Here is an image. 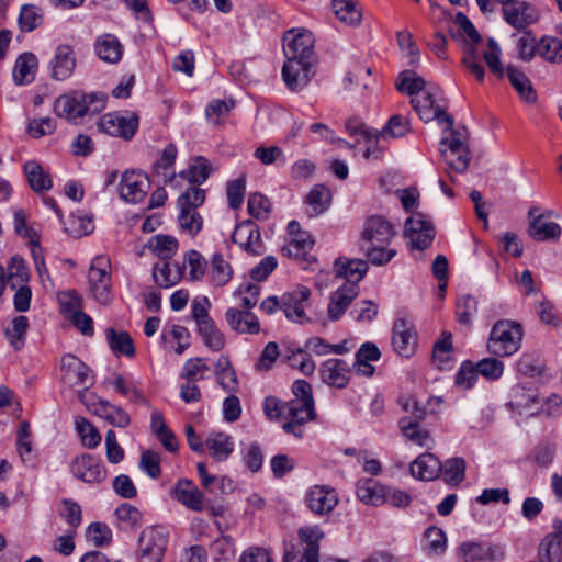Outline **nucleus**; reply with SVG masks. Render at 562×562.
<instances>
[{
  "label": "nucleus",
  "mask_w": 562,
  "mask_h": 562,
  "mask_svg": "<svg viewBox=\"0 0 562 562\" xmlns=\"http://www.w3.org/2000/svg\"><path fill=\"white\" fill-rule=\"evenodd\" d=\"M292 391L294 398L285 403L288 414L292 415L294 422H285L282 429L286 434H292L297 438L303 437V425L315 418L314 400L312 386L305 380H296L293 383Z\"/></svg>",
  "instance_id": "f257e3e1"
},
{
  "label": "nucleus",
  "mask_w": 562,
  "mask_h": 562,
  "mask_svg": "<svg viewBox=\"0 0 562 562\" xmlns=\"http://www.w3.org/2000/svg\"><path fill=\"white\" fill-rule=\"evenodd\" d=\"M104 108L105 97L102 93L74 91L56 99L54 112L57 116L76 123L79 119L99 113Z\"/></svg>",
  "instance_id": "f03ea898"
},
{
  "label": "nucleus",
  "mask_w": 562,
  "mask_h": 562,
  "mask_svg": "<svg viewBox=\"0 0 562 562\" xmlns=\"http://www.w3.org/2000/svg\"><path fill=\"white\" fill-rule=\"evenodd\" d=\"M205 201V191L198 187H189L177 200L179 228L189 236H195L203 227V217L198 209Z\"/></svg>",
  "instance_id": "7ed1b4c3"
},
{
  "label": "nucleus",
  "mask_w": 562,
  "mask_h": 562,
  "mask_svg": "<svg viewBox=\"0 0 562 562\" xmlns=\"http://www.w3.org/2000/svg\"><path fill=\"white\" fill-rule=\"evenodd\" d=\"M524 329L513 321H498L491 329L487 350L496 357H509L516 353L522 341Z\"/></svg>",
  "instance_id": "20e7f679"
},
{
  "label": "nucleus",
  "mask_w": 562,
  "mask_h": 562,
  "mask_svg": "<svg viewBox=\"0 0 562 562\" xmlns=\"http://www.w3.org/2000/svg\"><path fill=\"white\" fill-rule=\"evenodd\" d=\"M451 137H443L440 142V156L447 165L446 172L451 181H454L451 171L463 173L467 171L471 155L465 143V136L460 131L449 130Z\"/></svg>",
  "instance_id": "39448f33"
},
{
  "label": "nucleus",
  "mask_w": 562,
  "mask_h": 562,
  "mask_svg": "<svg viewBox=\"0 0 562 562\" xmlns=\"http://www.w3.org/2000/svg\"><path fill=\"white\" fill-rule=\"evenodd\" d=\"M553 212L541 211L539 206H531L528 211V234L538 243H555L559 240L562 228L551 221Z\"/></svg>",
  "instance_id": "423d86ee"
},
{
  "label": "nucleus",
  "mask_w": 562,
  "mask_h": 562,
  "mask_svg": "<svg viewBox=\"0 0 562 562\" xmlns=\"http://www.w3.org/2000/svg\"><path fill=\"white\" fill-rule=\"evenodd\" d=\"M153 254L162 262L154 266L153 277L157 285L170 288L177 284L184 272V263L173 260L175 248H151Z\"/></svg>",
  "instance_id": "0eeeda50"
},
{
  "label": "nucleus",
  "mask_w": 562,
  "mask_h": 562,
  "mask_svg": "<svg viewBox=\"0 0 562 562\" xmlns=\"http://www.w3.org/2000/svg\"><path fill=\"white\" fill-rule=\"evenodd\" d=\"M168 543V533L164 527L145 528L138 538L139 562H161Z\"/></svg>",
  "instance_id": "6e6552de"
},
{
  "label": "nucleus",
  "mask_w": 562,
  "mask_h": 562,
  "mask_svg": "<svg viewBox=\"0 0 562 562\" xmlns=\"http://www.w3.org/2000/svg\"><path fill=\"white\" fill-rule=\"evenodd\" d=\"M138 116L133 113L111 112L101 115L97 122L100 133L130 140L138 128Z\"/></svg>",
  "instance_id": "1a4fd4ad"
},
{
  "label": "nucleus",
  "mask_w": 562,
  "mask_h": 562,
  "mask_svg": "<svg viewBox=\"0 0 562 562\" xmlns=\"http://www.w3.org/2000/svg\"><path fill=\"white\" fill-rule=\"evenodd\" d=\"M314 36L307 30H290L283 36L285 58L313 63Z\"/></svg>",
  "instance_id": "9d476101"
},
{
  "label": "nucleus",
  "mask_w": 562,
  "mask_h": 562,
  "mask_svg": "<svg viewBox=\"0 0 562 562\" xmlns=\"http://www.w3.org/2000/svg\"><path fill=\"white\" fill-rule=\"evenodd\" d=\"M110 260L104 256L95 257L90 266L89 282L94 299L105 305L111 302Z\"/></svg>",
  "instance_id": "9b49d317"
},
{
  "label": "nucleus",
  "mask_w": 562,
  "mask_h": 562,
  "mask_svg": "<svg viewBox=\"0 0 562 562\" xmlns=\"http://www.w3.org/2000/svg\"><path fill=\"white\" fill-rule=\"evenodd\" d=\"M396 236L394 225L382 215L369 216L363 223L361 238L372 246H387Z\"/></svg>",
  "instance_id": "f8f14e48"
},
{
  "label": "nucleus",
  "mask_w": 562,
  "mask_h": 562,
  "mask_svg": "<svg viewBox=\"0 0 562 562\" xmlns=\"http://www.w3.org/2000/svg\"><path fill=\"white\" fill-rule=\"evenodd\" d=\"M458 554L463 562H494L504 558L505 550L498 543L465 541L459 544Z\"/></svg>",
  "instance_id": "ddd939ff"
},
{
  "label": "nucleus",
  "mask_w": 562,
  "mask_h": 562,
  "mask_svg": "<svg viewBox=\"0 0 562 562\" xmlns=\"http://www.w3.org/2000/svg\"><path fill=\"white\" fill-rule=\"evenodd\" d=\"M150 189L148 177L142 171H125L119 183V194L128 203H138L144 200Z\"/></svg>",
  "instance_id": "4468645a"
},
{
  "label": "nucleus",
  "mask_w": 562,
  "mask_h": 562,
  "mask_svg": "<svg viewBox=\"0 0 562 562\" xmlns=\"http://www.w3.org/2000/svg\"><path fill=\"white\" fill-rule=\"evenodd\" d=\"M435 227L432 223L422 214H412L404 224V236L411 246H428L434 241Z\"/></svg>",
  "instance_id": "2eb2a0df"
},
{
  "label": "nucleus",
  "mask_w": 562,
  "mask_h": 562,
  "mask_svg": "<svg viewBox=\"0 0 562 562\" xmlns=\"http://www.w3.org/2000/svg\"><path fill=\"white\" fill-rule=\"evenodd\" d=\"M339 498L336 491L328 485H314L305 495L307 508L315 515H328L338 505Z\"/></svg>",
  "instance_id": "dca6fc26"
},
{
  "label": "nucleus",
  "mask_w": 562,
  "mask_h": 562,
  "mask_svg": "<svg viewBox=\"0 0 562 562\" xmlns=\"http://www.w3.org/2000/svg\"><path fill=\"white\" fill-rule=\"evenodd\" d=\"M71 473L89 484L101 483L106 477V471L101 462L90 453L76 457L70 464Z\"/></svg>",
  "instance_id": "f3484780"
},
{
  "label": "nucleus",
  "mask_w": 562,
  "mask_h": 562,
  "mask_svg": "<svg viewBox=\"0 0 562 562\" xmlns=\"http://www.w3.org/2000/svg\"><path fill=\"white\" fill-rule=\"evenodd\" d=\"M311 69V61L285 58L281 74L286 88L293 92L303 90L312 78Z\"/></svg>",
  "instance_id": "a211bd4d"
},
{
  "label": "nucleus",
  "mask_w": 562,
  "mask_h": 562,
  "mask_svg": "<svg viewBox=\"0 0 562 562\" xmlns=\"http://www.w3.org/2000/svg\"><path fill=\"white\" fill-rule=\"evenodd\" d=\"M311 291L308 288L300 285L294 291L282 295V311L288 319L304 324L310 322L305 313V307L310 299Z\"/></svg>",
  "instance_id": "6ab92c4d"
},
{
  "label": "nucleus",
  "mask_w": 562,
  "mask_h": 562,
  "mask_svg": "<svg viewBox=\"0 0 562 562\" xmlns=\"http://www.w3.org/2000/svg\"><path fill=\"white\" fill-rule=\"evenodd\" d=\"M60 370L63 382L70 387L81 386L87 382H89V385L93 384V379L89 374V367L71 353L61 358Z\"/></svg>",
  "instance_id": "aec40b11"
},
{
  "label": "nucleus",
  "mask_w": 562,
  "mask_h": 562,
  "mask_svg": "<svg viewBox=\"0 0 562 562\" xmlns=\"http://www.w3.org/2000/svg\"><path fill=\"white\" fill-rule=\"evenodd\" d=\"M504 20L513 27L522 30L538 20L537 10L528 2L512 0L502 9Z\"/></svg>",
  "instance_id": "412c9836"
},
{
  "label": "nucleus",
  "mask_w": 562,
  "mask_h": 562,
  "mask_svg": "<svg viewBox=\"0 0 562 562\" xmlns=\"http://www.w3.org/2000/svg\"><path fill=\"white\" fill-rule=\"evenodd\" d=\"M411 103L424 122L437 120L439 124L446 125L445 130H451L453 127V117L435 105L431 93L427 92L422 95H416L412 99Z\"/></svg>",
  "instance_id": "4be33fe9"
},
{
  "label": "nucleus",
  "mask_w": 562,
  "mask_h": 562,
  "mask_svg": "<svg viewBox=\"0 0 562 562\" xmlns=\"http://www.w3.org/2000/svg\"><path fill=\"white\" fill-rule=\"evenodd\" d=\"M319 374L327 385L345 389L349 383L350 367L341 359L331 358L321 364Z\"/></svg>",
  "instance_id": "5701e85b"
},
{
  "label": "nucleus",
  "mask_w": 562,
  "mask_h": 562,
  "mask_svg": "<svg viewBox=\"0 0 562 562\" xmlns=\"http://www.w3.org/2000/svg\"><path fill=\"white\" fill-rule=\"evenodd\" d=\"M76 68V55L71 46L60 44L49 61L50 76L55 80L68 79Z\"/></svg>",
  "instance_id": "b1692460"
},
{
  "label": "nucleus",
  "mask_w": 562,
  "mask_h": 562,
  "mask_svg": "<svg viewBox=\"0 0 562 562\" xmlns=\"http://www.w3.org/2000/svg\"><path fill=\"white\" fill-rule=\"evenodd\" d=\"M225 321L232 330L241 335H256L260 331L259 319L251 311L229 307L225 312Z\"/></svg>",
  "instance_id": "393cba45"
},
{
  "label": "nucleus",
  "mask_w": 562,
  "mask_h": 562,
  "mask_svg": "<svg viewBox=\"0 0 562 562\" xmlns=\"http://www.w3.org/2000/svg\"><path fill=\"white\" fill-rule=\"evenodd\" d=\"M392 345L396 353L402 357H411L415 351L416 333L403 318L394 322Z\"/></svg>",
  "instance_id": "a878e982"
},
{
  "label": "nucleus",
  "mask_w": 562,
  "mask_h": 562,
  "mask_svg": "<svg viewBox=\"0 0 562 562\" xmlns=\"http://www.w3.org/2000/svg\"><path fill=\"white\" fill-rule=\"evenodd\" d=\"M358 294L359 286L357 284H342L331 293L327 308L329 319L338 321Z\"/></svg>",
  "instance_id": "bb28decb"
},
{
  "label": "nucleus",
  "mask_w": 562,
  "mask_h": 562,
  "mask_svg": "<svg viewBox=\"0 0 562 562\" xmlns=\"http://www.w3.org/2000/svg\"><path fill=\"white\" fill-rule=\"evenodd\" d=\"M334 278L346 279L344 284H357L363 279L368 271V262L362 259H350L340 257L335 260Z\"/></svg>",
  "instance_id": "cd10ccee"
},
{
  "label": "nucleus",
  "mask_w": 562,
  "mask_h": 562,
  "mask_svg": "<svg viewBox=\"0 0 562 562\" xmlns=\"http://www.w3.org/2000/svg\"><path fill=\"white\" fill-rule=\"evenodd\" d=\"M346 130L349 135H360L364 139L367 148L363 155L366 158L380 159L382 157L381 148L374 146L379 140L378 131L367 130L363 122L356 117L346 121Z\"/></svg>",
  "instance_id": "c85d7f7f"
},
{
  "label": "nucleus",
  "mask_w": 562,
  "mask_h": 562,
  "mask_svg": "<svg viewBox=\"0 0 562 562\" xmlns=\"http://www.w3.org/2000/svg\"><path fill=\"white\" fill-rule=\"evenodd\" d=\"M442 463L432 453H423L409 467L411 474L422 481H432L439 476Z\"/></svg>",
  "instance_id": "c756f323"
},
{
  "label": "nucleus",
  "mask_w": 562,
  "mask_h": 562,
  "mask_svg": "<svg viewBox=\"0 0 562 562\" xmlns=\"http://www.w3.org/2000/svg\"><path fill=\"white\" fill-rule=\"evenodd\" d=\"M105 338L110 350L116 357L133 358L136 353L132 336L127 331H116L110 327L105 329Z\"/></svg>",
  "instance_id": "7c9ffc66"
},
{
  "label": "nucleus",
  "mask_w": 562,
  "mask_h": 562,
  "mask_svg": "<svg viewBox=\"0 0 562 562\" xmlns=\"http://www.w3.org/2000/svg\"><path fill=\"white\" fill-rule=\"evenodd\" d=\"M95 54L105 63L115 64L121 60L123 46L112 34L100 35L94 44Z\"/></svg>",
  "instance_id": "2f4dec72"
},
{
  "label": "nucleus",
  "mask_w": 562,
  "mask_h": 562,
  "mask_svg": "<svg viewBox=\"0 0 562 562\" xmlns=\"http://www.w3.org/2000/svg\"><path fill=\"white\" fill-rule=\"evenodd\" d=\"M37 66L38 61L33 53H23L15 60L13 81L19 86L31 83L35 79Z\"/></svg>",
  "instance_id": "473e14b6"
},
{
  "label": "nucleus",
  "mask_w": 562,
  "mask_h": 562,
  "mask_svg": "<svg viewBox=\"0 0 562 562\" xmlns=\"http://www.w3.org/2000/svg\"><path fill=\"white\" fill-rule=\"evenodd\" d=\"M173 495L181 504L192 510L201 512L203 509V495L191 481H179L173 488Z\"/></svg>",
  "instance_id": "72a5a7b5"
},
{
  "label": "nucleus",
  "mask_w": 562,
  "mask_h": 562,
  "mask_svg": "<svg viewBox=\"0 0 562 562\" xmlns=\"http://www.w3.org/2000/svg\"><path fill=\"white\" fill-rule=\"evenodd\" d=\"M299 537L306 544L301 562H319V540L324 532L318 527H303L299 530Z\"/></svg>",
  "instance_id": "f704fd0d"
},
{
  "label": "nucleus",
  "mask_w": 562,
  "mask_h": 562,
  "mask_svg": "<svg viewBox=\"0 0 562 562\" xmlns=\"http://www.w3.org/2000/svg\"><path fill=\"white\" fill-rule=\"evenodd\" d=\"M23 169L33 191L40 193L52 189L53 181L49 173L37 161H26Z\"/></svg>",
  "instance_id": "c9c22d12"
},
{
  "label": "nucleus",
  "mask_w": 562,
  "mask_h": 562,
  "mask_svg": "<svg viewBox=\"0 0 562 562\" xmlns=\"http://www.w3.org/2000/svg\"><path fill=\"white\" fill-rule=\"evenodd\" d=\"M357 496L367 505L380 506L385 503V488L372 479L360 480Z\"/></svg>",
  "instance_id": "e433bc0d"
},
{
  "label": "nucleus",
  "mask_w": 562,
  "mask_h": 562,
  "mask_svg": "<svg viewBox=\"0 0 562 562\" xmlns=\"http://www.w3.org/2000/svg\"><path fill=\"white\" fill-rule=\"evenodd\" d=\"M506 74L513 88L518 92L520 98L528 103L537 100V93L532 88L529 78L514 66H507Z\"/></svg>",
  "instance_id": "4c0bfd02"
},
{
  "label": "nucleus",
  "mask_w": 562,
  "mask_h": 562,
  "mask_svg": "<svg viewBox=\"0 0 562 562\" xmlns=\"http://www.w3.org/2000/svg\"><path fill=\"white\" fill-rule=\"evenodd\" d=\"M205 445L210 451V454L216 461L226 460L234 450V441L228 435L224 432L211 434L206 438Z\"/></svg>",
  "instance_id": "58836bf2"
},
{
  "label": "nucleus",
  "mask_w": 562,
  "mask_h": 562,
  "mask_svg": "<svg viewBox=\"0 0 562 562\" xmlns=\"http://www.w3.org/2000/svg\"><path fill=\"white\" fill-rule=\"evenodd\" d=\"M539 562H561L562 537L560 533H549L540 542L538 548Z\"/></svg>",
  "instance_id": "ea45409f"
},
{
  "label": "nucleus",
  "mask_w": 562,
  "mask_h": 562,
  "mask_svg": "<svg viewBox=\"0 0 562 562\" xmlns=\"http://www.w3.org/2000/svg\"><path fill=\"white\" fill-rule=\"evenodd\" d=\"M95 414L115 427H127L131 423L128 414L120 406L108 401H100L95 405Z\"/></svg>",
  "instance_id": "a19ab883"
},
{
  "label": "nucleus",
  "mask_w": 562,
  "mask_h": 562,
  "mask_svg": "<svg viewBox=\"0 0 562 562\" xmlns=\"http://www.w3.org/2000/svg\"><path fill=\"white\" fill-rule=\"evenodd\" d=\"M398 426L402 435L418 446L429 447L432 441L429 431L420 427L418 422H414L407 416L400 419Z\"/></svg>",
  "instance_id": "79ce46f5"
},
{
  "label": "nucleus",
  "mask_w": 562,
  "mask_h": 562,
  "mask_svg": "<svg viewBox=\"0 0 562 562\" xmlns=\"http://www.w3.org/2000/svg\"><path fill=\"white\" fill-rule=\"evenodd\" d=\"M212 172L210 161L204 157H195L187 170H183L180 176L186 179L191 187H196L203 183Z\"/></svg>",
  "instance_id": "37998d69"
},
{
  "label": "nucleus",
  "mask_w": 562,
  "mask_h": 562,
  "mask_svg": "<svg viewBox=\"0 0 562 562\" xmlns=\"http://www.w3.org/2000/svg\"><path fill=\"white\" fill-rule=\"evenodd\" d=\"M198 327V333L203 344L212 351H221L225 347V337L216 327L213 319L204 322Z\"/></svg>",
  "instance_id": "c03bdc74"
},
{
  "label": "nucleus",
  "mask_w": 562,
  "mask_h": 562,
  "mask_svg": "<svg viewBox=\"0 0 562 562\" xmlns=\"http://www.w3.org/2000/svg\"><path fill=\"white\" fill-rule=\"evenodd\" d=\"M306 202L311 207V216L325 212L331 203V192L323 184H316L307 194Z\"/></svg>",
  "instance_id": "a18cd8bd"
},
{
  "label": "nucleus",
  "mask_w": 562,
  "mask_h": 562,
  "mask_svg": "<svg viewBox=\"0 0 562 562\" xmlns=\"http://www.w3.org/2000/svg\"><path fill=\"white\" fill-rule=\"evenodd\" d=\"M233 243L237 246H256L260 241V231L252 222H244L236 226Z\"/></svg>",
  "instance_id": "49530a36"
},
{
  "label": "nucleus",
  "mask_w": 562,
  "mask_h": 562,
  "mask_svg": "<svg viewBox=\"0 0 562 562\" xmlns=\"http://www.w3.org/2000/svg\"><path fill=\"white\" fill-rule=\"evenodd\" d=\"M538 56L551 64L562 63V41L553 36L539 40Z\"/></svg>",
  "instance_id": "de8ad7c7"
},
{
  "label": "nucleus",
  "mask_w": 562,
  "mask_h": 562,
  "mask_svg": "<svg viewBox=\"0 0 562 562\" xmlns=\"http://www.w3.org/2000/svg\"><path fill=\"white\" fill-rule=\"evenodd\" d=\"M331 7L335 15L348 25H356L361 20V12L353 0H333Z\"/></svg>",
  "instance_id": "09e8293b"
},
{
  "label": "nucleus",
  "mask_w": 562,
  "mask_h": 562,
  "mask_svg": "<svg viewBox=\"0 0 562 562\" xmlns=\"http://www.w3.org/2000/svg\"><path fill=\"white\" fill-rule=\"evenodd\" d=\"M13 225L15 233L25 238L30 246H40L41 238L37 231L26 223V214L22 209L15 210L13 214Z\"/></svg>",
  "instance_id": "8fccbe9b"
},
{
  "label": "nucleus",
  "mask_w": 562,
  "mask_h": 562,
  "mask_svg": "<svg viewBox=\"0 0 562 562\" xmlns=\"http://www.w3.org/2000/svg\"><path fill=\"white\" fill-rule=\"evenodd\" d=\"M76 430L81 438V442L88 449L98 447L101 442V435L98 429L85 417H77L75 420Z\"/></svg>",
  "instance_id": "3c124183"
},
{
  "label": "nucleus",
  "mask_w": 562,
  "mask_h": 562,
  "mask_svg": "<svg viewBox=\"0 0 562 562\" xmlns=\"http://www.w3.org/2000/svg\"><path fill=\"white\" fill-rule=\"evenodd\" d=\"M212 281L216 286L227 284L233 277V269L220 254H215L211 262Z\"/></svg>",
  "instance_id": "603ef678"
},
{
  "label": "nucleus",
  "mask_w": 562,
  "mask_h": 562,
  "mask_svg": "<svg viewBox=\"0 0 562 562\" xmlns=\"http://www.w3.org/2000/svg\"><path fill=\"white\" fill-rule=\"evenodd\" d=\"M29 328L26 316L20 315L12 319V326L5 329V336L15 350L24 346L25 335Z\"/></svg>",
  "instance_id": "864d4df0"
},
{
  "label": "nucleus",
  "mask_w": 562,
  "mask_h": 562,
  "mask_svg": "<svg viewBox=\"0 0 562 562\" xmlns=\"http://www.w3.org/2000/svg\"><path fill=\"white\" fill-rule=\"evenodd\" d=\"M424 88V79L412 70L402 71L396 80V89L409 95L417 94L423 91Z\"/></svg>",
  "instance_id": "5fc2aeb1"
},
{
  "label": "nucleus",
  "mask_w": 562,
  "mask_h": 562,
  "mask_svg": "<svg viewBox=\"0 0 562 562\" xmlns=\"http://www.w3.org/2000/svg\"><path fill=\"white\" fill-rule=\"evenodd\" d=\"M66 232L72 237H81L93 232L94 225L90 216L85 214H72L65 227Z\"/></svg>",
  "instance_id": "6e6d98bb"
},
{
  "label": "nucleus",
  "mask_w": 562,
  "mask_h": 562,
  "mask_svg": "<svg viewBox=\"0 0 562 562\" xmlns=\"http://www.w3.org/2000/svg\"><path fill=\"white\" fill-rule=\"evenodd\" d=\"M465 461L463 458L454 457L442 463L441 473L449 484L458 485L464 480Z\"/></svg>",
  "instance_id": "4d7b16f0"
},
{
  "label": "nucleus",
  "mask_w": 562,
  "mask_h": 562,
  "mask_svg": "<svg viewBox=\"0 0 562 562\" xmlns=\"http://www.w3.org/2000/svg\"><path fill=\"white\" fill-rule=\"evenodd\" d=\"M502 49L495 40L490 38L487 48L483 52V58L490 70L498 78L504 77L505 68L501 61Z\"/></svg>",
  "instance_id": "13d9d810"
},
{
  "label": "nucleus",
  "mask_w": 562,
  "mask_h": 562,
  "mask_svg": "<svg viewBox=\"0 0 562 562\" xmlns=\"http://www.w3.org/2000/svg\"><path fill=\"white\" fill-rule=\"evenodd\" d=\"M290 367L299 369L304 375H311L315 371V362L306 349H297L286 356Z\"/></svg>",
  "instance_id": "bf43d9fd"
},
{
  "label": "nucleus",
  "mask_w": 562,
  "mask_h": 562,
  "mask_svg": "<svg viewBox=\"0 0 562 562\" xmlns=\"http://www.w3.org/2000/svg\"><path fill=\"white\" fill-rule=\"evenodd\" d=\"M409 130V122L402 115H393L387 124L379 132V138H398L404 136Z\"/></svg>",
  "instance_id": "052dcab7"
},
{
  "label": "nucleus",
  "mask_w": 562,
  "mask_h": 562,
  "mask_svg": "<svg viewBox=\"0 0 562 562\" xmlns=\"http://www.w3.org/2000/svg\"><path fill=\"white\" fill-rule=\"evenodd\" d=\"M209 371L210 367L206 364L203 358H191L186 361L181 378L190 382H196L204 379L205 373Z\"/></svg>",
  "instance_id": "680f3d73"
},
{
  "label": "nucleus",
  "mask_w": 562,
  "mask_h": 562,
  "mask_svg": "<svg viewBox=\"0 0 562 562\" xmlns=\"http://www.w3.org/2000/svg\"><path fill=\"white\" fill-rule=\"evenodd\" d=\"M284 255L292 258L302 269L315 270L318 267L316 255L307 248H282Z\"/></svg>",
  "instance_id": "e2e57ef3"
},
{
  "label": "nucleus",
  "mask_w": 562,
  "mask_h": 562,
  "mask_svg": "<svg viewBox=\"0 0 562 562\" xmlns=\"http://www.w3.org/2000/svg\"><path fill=\"white\" fill-rule=\"evenodd\" d=\"M539 41L530 33L525 32L516 43L518 56L524 61H530L538 55Z\"/></svg>",
  "instance_id": "0e129e2a"
},
{
  "label": "nucleus",
  "mask_w": 562,
  "mask_h": 562,
  "mask_svg": "<svg viewBox=\"0 0 562 562\" xmlns=\"http://www.w3.org/2000/svg\"><path fill=\"white\" fill-rule=\"evenodd\" d=\"M160 454L153 450L143 451L139 459V469L144 471L149 477L158 479L161 474Z\"/></svg>",
  "instance_id": "69168bd1"
},
{
  "label": "nucleus",
  "mask_w": 562,
  "mask_h": 562,
  "mask_svg": "<svg viewBox=\"0 0 562 562\" xmlns=\"http://www.w3.org/2000/svg\"><path fill=\"white\" fill-rule=\"evenodd\" d=\"M517 370L526 376L536 378L542 375L544 366L537 356L524 353L517 362Z\"/></svg>",
  "instance_id": "338daca9"
},
{
  "label": "nucleus",
  "mask_w": 562,
  "mask_h": 562,
  "mask_svg": "<svg viewBox=\"0 0 562 562\" xmlns=\"http://www.w3.org/2000/svg\"><path fill=\"white\" fill-rule=\"evenodd\" d=\"M270 201L261 193H252L248 198V212L257 220H266L270 213Z\"/></svg>",
  "instance_id": "774afa93"
}]
</instances>
